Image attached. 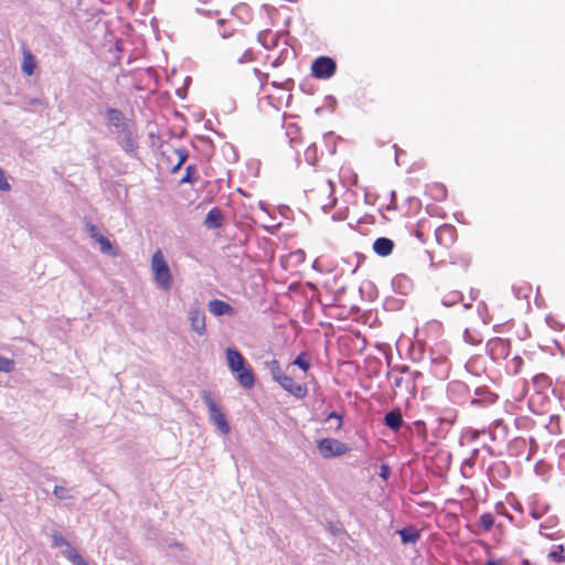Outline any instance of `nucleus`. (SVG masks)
<instances>
[{
	"label": "nucleus",
	"instance_id": "f257e3e1",
	"mask_svg": "<svg viewBox=\"0 0 565 565\" xmlns=\"http://www.w3.org/2000/svg\"><path fill=\"white\" fill-rule=\"evenodd\" d=\"M151 271L154 282L160 289L168 291L172 288V273L161 249H157L151 257Z\"/></svg>",
	"mask_w": 565,
	"mask_h": 565
},
{
	"label": "nucleus",
	"instance_id": "f03ea898",
	"mask_svg": "<svg viewBox=\"0 0 565 565\" xmlns=\"http://www.w3.org/2000/svg\"><path fill=\"white\" fill-rule=\"evenodd\" d=\"M218 25V34L223 39L234 38V46L237 52L243 51V54L237 57L236 62L238 64L245 63L247 60L252 57L250 49L248 47V43L246 36L242 32H237L235 28L231 25V23L225 19L217 20Z\"/></svg>",
	"mask_w": 565,
	"mask_h": 565
},
{
	"label": "nucleus",
	"instance_id": "7ed1b4c3",
	"mask_svg": "<svg viewBox=\"0 0 565 565\" xmlns=\"http://www.w3.org/2000/svg\"><path fill=\"white\" fill-rule=\"evenodd\" d=\"M202 399L205 406L207 407L211 422H213L216 425L217 429L222 434H228L230 425L226 420V417L218 407V405L215 403V401L212 398L211 393L207 391H203Z\"/></svg>",
	"mask_w": 565,
	"mask_h": 565
},
{
	"label": "nucleus",
	"instance_id": "20e7f679",
	"mask_svg": "<svg viewBox=\"0 0 565 565\" xmlns=\"http://www.w3.org/2000/svg\"><path fill=\"white\" fill-rule=\"evenodd\" d=\"M317 448L324 459L340 457L349 451V447L334 438H322L318 440Z\"/></svg>",
	"mask_w": 565,
	"mask_h": 565
},
{
	"label": "nucleus",
	"instance_id": "39448f33",
	"mask_svg": "<svg viewBox=\"0 0 565 565\" xmlns=\"http://www.w3.org/2000/svg\"><path fill=\"white\" fill-rule=\"evenodd\" d=\"M337 71V63L332 57L319 56L311 65V73L316 78L328 79L333 76Z\"/></svg>",
	"mask_w": 565,
	"mask_h": 565
},
{
	"label": "nucleus",
	"instance_id": "423d86ee",
	"mask_svg": "<svg viewBox=\"0 0 565 565\" xmlns=\"http://www.w3.org/2000/svg\"><path fill=\"white\" fill-rule=\"evenodd\" d=\"M511 342L508 339L492 338L487 342L486 350L492 360H504L510 354Z\"/></svg>",
	"mask_w": 565,
	"mask_h": 565
},
{
	"label": "nucleus",
	"instance_id": "0eeeda50",
	"mask_svg": "<svg viewBox=\"0 0 565 565\" xmlns=\"http://www.w3.org/2000/svg\"><path fill=\"white\" fill-rule=\"evenodd\" d=\"M188 319L193 332L204 335L206 332L205 313L199 306H192L188 312Z\"/></svg>",
	"mask_w": 565,
	"mask_h": 565
},
{
	"label": "nucleus",
	"instance_id": "6e6552de",
	"mask_svg": "<svg viewBox=\"0 0 565 565\" xmlns=\"http://www.w3.org/2000/svg\"><path fill=\"white\" fill-rule=\"evenodd\" d=\"M457 231L450 224H444L435 230V239L441 247H450L455 244Z\"/></svg>",
	"mask_w": 565,
	"mask_h": 565
},
{
	"label": "nucleus",
	"instance_id": "1a4fd4ad",
	"mask_svg": "<svg viewBox=\"0 0 565 565\" xmlns=\"http://www.w3.org/2000/svg\"><path fill=\"white\" fill-rule=\"evenodd\" d=\"M276 382L297 398H303L308 393L306 385L296 383L289 375L282 374Z\"/></svg>",
	"mask_w": 565,
	"mask_h": 565
},
{
	"label": "nucleus",
	"instance_id": "9d476101",
	"mask_svg": "<svg viewBox=\"0 0 565 565\" xmlns=\"http://www.w3.org/2000/svg\"><path fill=\"white\" fill-rule=\"evenodd\" d=\"M106 119L110 126L115 128V132L119 134L129 128L127 119L121 110L108 107L105 111Z\"/></svg>",
	"mask_w": 565,
	"mask_h": 565
},
{
	"label": "nucleus",
	"instance_id": "9b49d317",
	"mask_svg": "<svg viewBox=\"0 0 565 565\" xmlns=\"http://www.w3.org/2000/svg\"><path fill=\"white\" fill-rule=\"evenodd\" d=\"M475 395L476 397H473L471 399V405H475V406H486V405H489V404H493L498 396L490 392L488 387L486 386H480V387H477L476 391H475Z\"/></svg>",
	"mask_w": 565,
	"mask_h": 565
},
{
	"label": "nucleus",
	"instance_id": "f8f14e48",
	"mask_svg": "<svg viewBox=\"0 0 565 565\" xmlns=\"http://www.w3.org/2000/svg\"><path fill=\"white\" fill-rule=\"evenodd\" d=\"M225 354L228 369L232 372L238 371V369L247 364L242 353L235 348H227Z\"/></svg>",
	"mask_w": 565,
	"mask_h": 565
},
{
	"label": "nucleus",
	"instance_id": "ddd939ff",
	"mask_svg": "<svg viewBox=\"0 0 565 565\" xmlns=\"http://www.w3.org/2000/svg\"><path fill=\"white\" fill-rule=\"evenodd\" d=\"M392 288L399 295H408L413 290L412 280L404 274H398L392 279Z\"/></svg>",
	"mask_w": 565,
	"mask_h": 565
},
{
	"label": "nucleus",
	"instance_id": "4468645a",
	"mask_svg": "<svg viewBox=\"0 0 565 565\" xmlns=\"http://www.w3.org/2000/svg\"><path fill=\"white\" fill-rule=\"evenodd\" d=\"M207 308L209 311L215 317H222L226 315L232 316L234 313V308L227 302L220 299H213L209 301Z\"/></svg>",
	"mask_w": 565,
	"mask_h": 565
},
{
	"label": "nucleus",
	"instance_id": "2eb2a0df",
	"mask_svg": "<svg viewBox=\"0 0 565 565\" xmlns=\"http://www.w3.org/2000/svg\"><path fill=\"white\" fill-rule=\"evenodd\" d=\"M233 373H236V379L244 388H252L254 386L255 375L249 365L245 364L242 369H238V371H234Z\"/></svg>",
	"mask_w": 565,
	"mask_h": 565
},
{
	"label": "nucleus",
	"instance_id": "dca6fc26",
	"mask_svg": "<svg viewBox=\"0 0 565 565\" xmlns=\"http://www.w3.org/2000/svg\"><path fill=\"white\" fill-rule=\"evenodd\" d=\"M384 424L393 431H398L403 426V415L398 408L387 412L383 418Z\"/></svg>",
	"mask_w": 565,
	"mask_h": 565
},
{
	"label": "nucleus",
	"instance_id": "f3484780",
	"mask_svg": "<svg viewBox=\"0 0 565 565\" xmlns=\"http://www.w3.org/2000/svg\"><path fill=\"white\" fill-rule=\"evenodd\" d=\"M494 525V515L490 512H484L479 516L478 529L469 526L470 532L476 535H480L483 532H488Z\"/></svg>",
	"mask_w": 565,
	"mask_h": 565
},
{
	"label": "nucleus",
	"instance_id": "a211bd4d",
	"mask_svg": "<svg viewBox=\"0 0 565 565\" xmlns=\"http://www.w3.org/2000/svg\"><path fill=\"white\" fill-rule=\"evenodd\" d=\"M86 232L89 237L94 238L95 243H98L100 247H113L110 241L104 236L102 230L92 223H86Z\"/></svg>",
	"mask_w": 565,
	"mask_h": 565
},
{
	"label": "nucleus",
	"instance_id": "6ab92c4d",
	"mask_svg": "<svg viewBox=\"0 0 565 565\" xmlns=\"http://www.w3.org/2000/svg\"><path fill=\"white\" fill-rule=\"evenodd\" d=\"M223 213L220 209L213 207L205 216L204 224L209 230H216L222 226Z\"/></svg>",
	"mask_w": 565,
	"mask_h": 565
},
{
	"label": "nucleus",
	"instance_id": "aec40b11",
	"mask_svg": "<svg viewBox=\"0 0 565 565\" xmlns=\"http://www.w3.org/2000/svg\"><path fill=\"white\" fill-rule=\"evenodd\" d=\"M118 135L122 136L121 140L119 141L122 150L128 153L134 152L137 148V142L135 140L134 132L130 129V127L126 129V131H121Z\"/></svg>",
	"mask_w": 565,
	"mask_h": 565
},
{
	"label": "nucleus",
	"instance_id": "412c9836",
	"mask_svg": "<svg viewBox=\"0 0 565 565\" xmlns=\"http://www.w3.org/2000/svg\"><path fill=\"white\" fill-rule=\"evenodd\" d=\"M398 534L403 544H415L420 537L419 532L412 526L403 527Z\"/></svg>",
	"mask_w": 565,
	"mask_h": 565
},
{
	"label": "nucleus",
	"instance_id": "4be33fe9",
	"mask_svg": "<svg viewBox=\"0 0 565 565\" xmlns=\"http://www.w3.org/2000/svg\"><path fill=\"white\" fill-rule=\"evenodd\" d=\"M66 550L61 554L72 562L73 565H86V561L81 556V554L74 548L70 543L68 546H65Z\"/></svg>",
	"mask_w": 565,
	"mask_h": 565
},
{
	"label": "nucleus",
	"instance_id": "5701e85b",
	"mask_svg": "<svg viewBox=\"0 0 565 565\" xmlns=\"http://www.w3.org/2000/svg\"><path fill=\"white\" fill-rule=\"evenodd\" d=\"M427 256L430 260V265L435 267H443L447 264H455V258L448 254V258H446L444 255L437 256L435 253H430L427 250Z\"/></svg>",
	"mask_w": 565,
	"mask_h": 565
},
{
	"label": "nucleus",
	"instance_id": "b1692460",
	"mask_svg": "<svg viewBox=\"0 0 565 565\" xmlns=\"http://www.w3.org/2000/svg\"><path fill=\"white\" fill-rule=\"evenodd\" d=\"M36 67L35 58L30 51L23 52L22 71L31 76Z\"/></svg>",
	"mask_w": 565,
	"mask_h": 565
},
{
	"label": "nucleus",
	"instance_id": "393cba45",
	"mask_svg": "<svg viewBox=\"0 0 565 565\" xmlns=\"http://www.w3.org/2000/svg\"><path fill=\"white\" fill-rule=\"evenodd\" d=\"M512 292L516 299H526L532 292V286L527 282L513 285Z\"/></svg>",
	"mask_w": 565,
	"mask_h": 565
},
{
	"label": "nucleus",
	"instance_id": "a878e982",
	"mask_svg": "<svg viewBox=\"0 0 565 565\" xmlns=\"http://www.w3.org/2000/svg\"><path fill=\"white\" fill-rule=\"evenodd\" d=\"M462 298H463V296L460 291L452 290L443 297L441 303L445 307H452L454 305L460 302L462 300Z\"/></svg>",
	"mask_w": 565,
	"mask_h": 565
},
{
	"label": "nucleus",
	"instance_id": "bb28decb",
	"mask_svg": "<svg viewBox=\"0 0 565 565\" xmlns=\"http://www.w3.org/2000/svg\"><path fill=\"white\" fill-rule=\"evenodd\" d=\"M547 558L553 561L556 564H562L565 562V548L563 545H557L554 547L548 554Z\"/></svg>",
	"mask_w": 565,
	"mask_h": 565
},
{
	"label": "nucleus",
	"instance_id": "cd10ccee",
	"mask_svg": "<svg viewBox=\"0 0 565 565\" xmlns=\"http://www.w3.org/2000/svg\"><path fill=\"white\" fill-rule=\"evenodd\" d=\"M265 365L269 369L273 380L276 382L284 372L280 369L279 362L275 359L265 362Z\"/></svg>",
	"mask_w": 565,
	"mask_h": 565
},
{
	"label": "nucleus",
	"instance_id": "c85d7f7f",
	"mask_svg": "<svg viewBox=\"0 0 565 565\" xmlns=\"http://www.w3.org/2000/svg\"><path fill=\"white\" fill-rule=\"evenodd\" d=\"M198 180V170L196 167L193 164H190L185 169V174L181 179V183H195Z\"/></svg>",
	"mask_w": 565,
	"mask_h": 565
},
{
	"label": "nucleus",
	"instance_id": "c756f323",
	"mask_svg": "<svg viewBox=\"0 0 565 565\" xmlns=\"http://www.w3.org/2000/svg\"><path fill=\"white\" fill-rule=\"evenodd\" d=\"M294 365H297L299 369H301L302 371H308L309 367H310V362H309V359H308V354L306 352H301L300 354H298L294 362H292Z\"/></svg>",
	"mask_w": 565,
	"mask_h": 565
},
{
	"label": "nucleus",
	"instance_id": "7c9ffc66",
	"mask_svg": "<svg viewBox=\"0 0 565 565\" xmlns=\"http://www.w3.org/2000/svg\"><path fill=\"white\" fill-rule=\"evenodd\" d=\"M53 493L60 500H66L72 498L71 490L62 486H55Z\"/></svg>",
	"mask_w": 565,
	"mask_h": 565
},
{
	"label": "nucleus",
	"instance_id": "2f4dec72",
	"mask_svg": "<svg viewBox=\"0 0 565 565\" xmlns=\"http://www.w3.org/2000/svg\"><path fill=\"white\" fill-rule=\"evenodd\" d=\"M14 369L13 360L0 355V372L10 373Z\"/></svg>",
	"mask_w": 565,
	"mask_h": 565
},
{
	"label": "nucleus",
	"instance_id": "473e14b6",
	"mask_svg": "<svg viewBox=\"0 0 565 565\" xmlns=\"http://www.w3.org/2000/svg\"><path fill=\"white\" fill-rule=\"evenodd\" d=\"M68 541L58 532H54L52 534V546L53 547H62L68 546Z\"/></svg>",
	"mask_w": 565,
	"mask_h": 565
},
{
	"label": "nucleus",
	"instance_id": "72a5a7b5",
	"mask_svg": "<svg viewBox=\"0 0 565 565\" xmlns=\"http://www.w3.org/2000/svg\"><path fill=\"white\" fill-rule=\"evenodd\" d=\"M463 339L467 343L472 344V345H477L481 342V338L479 337V334H475V333L470 332L469 329L465 330Z\"/></svg>",
	"mask_w": 565,
	"mask_h": 565
},
{
	"label": "nucleus",
	"instance_id": "f704fd0d",
	"mask_svg": "<svg viewBox=\"0 0 565 565\" xmlns=\"http://www.w3.org/2000/svg\"><path fill=\"white\" fill-rule=\"evenodd\" d=\"M372 247H394V243L387 237H377L373 242Z\"/></svg>",
	"mask_w": 565,
	"mask_h": 565
},
{
	"label": "nucleus",
	"instance_id": "c9c22d12",
	"mask_svg": "<svg viewBox=\"0 0 565 565\" xmlns=\"http://www.w3.org/2000/svg\"><path fill=\"white\" fill-rule=\"evenodd\" d=\"M478 315L481 317L484 324L489 323L488 308L484 302H480L477 307Z\"/></svg>",
	"mask_w": 565,
	"mask_h": 565
},
{
	"label": "nucleus",
	"instance_id": "e433bc0d",
	"mask_svg": "<svg viewBox=\"0 0 565 565\" xmlns=\"http://www.w3.org/2000/svg\"><path fill=\"white\" fill-rule=\"evenodd\" d=\"M332 419H335L337 420V426H335V430H340L341 427H342V423H343V418H342V415L339 414L338 412H331L328 417H327V422H330Z\"/></svg>",
	"mask_w": 565,
	"mask_h": 565
},
{
	"label": "nucleus",
	"instance_id": "4c0bfd02",
	"mask_svg": "<svg viewBox=\"0 0 565 565\" xmlns=\"http://www.w3.org/2000/svg\"><path fill=\"white\" fill-rule=\"evenodd\" d=\"M11 189L10 183L6 179L4 171L0 168V190L9 191Z\"/></svg>",
	"mask_w": 565,
	"mask_h": 565
},
{
	"label": "nucleus",
	"instance_id": "58836bf2",
	"mask_svg": "<svg viewBox=\"0 0 565 565\" xmlns=\"http://www.w3.org/2000/svg\"><path fill=\"white\" fill-rule=\"evenodd\" d=\"M390 476H391L390 466L387 463L381 465L380 477L386 481V480H388Z\"/></svg>",
	"mask_w": 565,
	"mask_h": 565
},
{
	"label": "nucleus",
	"instance_id": "ea45409f",
	"mask_svg": "<svg viewBox=\"0 0 565 565\" xmlns=\"http://www.w3.org/2000/svg\"><path fill=\"white\" fill-rule=\"evenodd\" d=\"M175 153L178 156L179 166H183L188 159V151L185 149H177Z\"/></svg>",
	"mask_w": 565,
	"mask_h": 565
},
{
	"label": "nucleus",
	"instance_id": "a19ab883",
	"mask_svg": "<svg viewBox=\"0 0 565 565\" xmlns=\"http://www.w3.org/2000/svg\"><path fill=\"white\" fill-rule=\"evenodd\" d=\"M306 159L308 162H312L313 158H315V154H316V146L315 145H311L307 148L306 152Z\"/></svg>",
	"mask_w": 565,
	"mask_h": 565
},
{
	"label": "nucleus",
	"instance_id": "79ce46f5",
	"mask_svg": "<svg viewBox=\"0 0 565 565\" xmlns=\"http://www.w3.org/2000/svg\"><path fill=\"white\" fill-rule=\"evenodd\" d=\"M552 527H553V525H550V524H547V523H543V524H541V526H540V533H541V535H544V536H546V537H548V539H553V533L544 532L545 530H550V529H552Z\"/></svg>",
	"mask_w": 565,
	"mask_h": 565
},
{
	"label": "nucleus",
	"instance_id": "37998d69",
	"mask_svg": "<svg viewBox=\"0 0 565 565\" xmlns=\"http://www.w3.org/2000/svg\"><path fill=\"white\" fill-rule=\"evenodd\" d=\"M374 252L381 257H387L392 254L393 249H374Z\"/></svg>",
	"mask_w": 565,
	"mask_h": 565
},
{
	"label": "nucleus",
	"instance_id": "c03bdc74",
	"mask_svg": "<svg viewBox=\"0 0 565 565\" xmlns=\"http://www.w3.org/2000/svg\"><path fill=\"white\" fill-rule=\"evenodd\" d=\"M498 469H499V471L501 472L502 476H505V473L508 471V466L504 462H500L498 465Z\"/></svg>",
	"mask_w": 565,
	"mask_h": 565
},
{
	"label": "nucleus",
	"instance_id": "a18cd8bd",
	"mask_svg": "<svg viewBox=\"0 0 565 565\" xmlns=\"http://www.w3.org/2000/svg\"><path fill=\"white\" fill-rule=\"evenodd\" d=\"M478 295H479V290H477V289H475V288H471V289H470V299H471V301L477 300Z\"/></svg>",
	"mask_w": 565,
	"mask_h": 565
},
{
	"label": "nucleus",
	"instance_id": "49530a36",
	"mask_svg": "<svg viewBox=\"0 0 565 565\" xmlns=\"http://www.w3.org/2000/svg\"><path fill=\"white\" fill-rule=\"evenodd\" d=\"M403 384V377L402 376H395L394 377V386L395 387H401Z\"/></svg>",
	"mask_w": 565,
	"mask_h": 565
},
{
	"label": "nucleus",
	"instance_id": "de8ad7c7",
	"mask_svg": "<svg viewBox=\"0 0 565 565\" xmlns=\"http://www.w3.org/2000/svg\"><path fill=\"white\" fill-rule=\"evenodd\" d=\"M103 250H104V252H106L107 254H109L110 256H114V257H116V256H118V255H119V254H118V250H119V249H113V248H109V249H103Z\"/></svg>",
	"mask_w": 565,
	"mask_h": 565
},
{
	"label": "nucleus",
	"instance_id": "09e8293b",
	"mask_svg": "<svg viewBox=\"0 0 565 565\" xmlns=\"http://www.w3.org/2000/svg\"><path fill=\"white\" fill-rule=\"evenodd\" d=\"M501 561L498 559H488L484 565H500Z\"/></svg>",
	"mask_w": 565,
	"mask_h": 565
},
{
	"label": "nucleus",
	"instance_id": "8fccbe9b",
	"mask_svg": "<svg viewBox=\"0 0 565 565\" xmlns=\"http://www.w3.org/2000/svg\"><path fill=\"white\" fill-rule=\"evenodd\" d=\"M530 514L535 520L541 519V514L539 512H536L535 510H532Z\"/></svg>",
	"mask_w": 565,
	"mask_h": 565
},
{
	"label": "nucleus",
	"instance_id": "3c124183",
	"mask_svg": "<svg viewBox=\"0 0 565 565\" xmlns=\"http://www.w3.org/2000/svg\"><path fill=\"white\" fill-rule=\"evenodd\" d=\"M397 370L401 372V373H406L409 371V366L407 365H402L399 367H397Z\"/></svg>",
	"mask_w": 565,
	"mask_h": 565
},
{
	"label": "nucleus",
	"instance_id": "603ef678",
	"mask_svg": "<svg viewBox=\"0 0 565 565\" xmlns=\"http://www.w3.org/2000/svg\"><path fill=\"white\" fill-rule=\"evenodd\" d=\"M391 196H392V200H391V204H390L388 207H391L392 205L395 204V201H396V193H395V191H392Z\"/></svg>",
	"mask_w": 565,
	"mask_h": 565
},
{
	"label": "nucleus",
	"instance_id": "864d4df0",
	"mask_svg": "<svg viewBox=\"0 0 565 565\" xmlns=\"http://www.w3.org/2000/svg\"><path fill=\"white\" fill-rule=\"evenodd\" d=\"M463 463L469 466V467H472L473 466V459H467V460H465Z\"/></svg>",
	"mask_w": 565,
	"mask_h": 565
},
{
	"label": "nucleus",
	"instance_id": "5fc2aeb1",
	"mask_svg": "<svg viewBox=\"0 0 565 565\" xmlns=\"http://www.w3.org/2000/svg\"><path fill=\"white\" fill-rule=\"evenodd\" d=\"M182 166H179V161L177 162V164L172 168L171 172L174 173L177 172Z\"/></svg>",
	"mask_w": 565,
	"mask_h": 565
},
{
	"label": "nucleus",
	"instance_id": "6e6d98bb",
	"mask_svg": "<svg viewBox=\"0 0 565 565\" xmlns=\"http://www.w3.org/2000/svg\"><path fill=\"white\" fill-rule=\"evenodd\" d=\"M412 375H413V379H414V381H415L418 376H420V372L415 371V372H413V374H412Z\"/></svg>",
	"mask_w": 565,
	"mask_h": 565
},
{
	"label": "nucleus",
	"instance_id": "4d7b16f0",
	"mask_svg": "<svg viewBox=\"0 0 565 565\" xmlns=\"http://www.w3.org/2000/svg\"><path fill=\"white\" fill-rule=\"evenodd\" d=\"M262 38H263V34H259V41L263 43L264 47L268 49L269 47L268 44L265 41H263Z\"/></svg>",
	"mask_w": 565,
	"mask_h": 565
},
{
	"label": "nucleus",
	"instance_id": "13d9d810",
	"mask_svg": "<svg viewBox=\"0 0 565 565\" xmlns=\"http://www.w3.org/2000/svg\"><path fill=\"white\" fill-rule=\"evenodd\" d=\"M258 205H259V207H260L262 210H265V204H264V202L258 201Z\"/></svg>",
	"mask_w": 565,
	"mask_h": 565
},
{
	"label": "nucleus",
	"instance_id": "bf43d9fd",
	"mask_svg": "<svg viewBox=\"0 0 565 565\" xmlns=\"http://www.w3.org/2000/svg\"><path fill=\"white\" fill-rule=\"evenodd\" d=\"M417 236H418L419 241L422 242V244H425V243H426V242L422 238V233H419V232H418Z\"/></svg>",
	"mask_w": 565,
	"mask_h": 565
},
{
	"label": "nucleus",
	"instance_id": "052dcab7",
	"mask_svg": "<svg viewBox=\"0 0 565 565\" xmlns=\"http://www.w3.org/2000/svg\"><path fill=\"white\" fill-rule=\"evenodd\" d=\"M463 307H465V309H469V308H471V303H465Z\"/></svg>",
	"mask_w": 565,
	"mask_h": 565
},
{
	"label": "nucleus",
	"instance_id": "680f3d73",
	"mask_svg": "<svg viewBox=\"0 0 565 565\" xmlns=\"http://www.w3.org/2000/svg\"><path fill=\"white\" fill-rule=\"evenodd\" d=\"M39 103H40V100H39V99H33V100H32V104H34V105H35V104H39Z\"/></svg>",
	"mask_w": 565,
	"mask_h": 565
},
{
	"label": "nucleus",
	"instance_id": "e2e57ef3",
	"mask_svg": "<svg viewBox=\"0 0 565 565\" xmlns=\"http://www.w3.org/2000/svg\"><path fill=\"white\" fill-rule=\"evenodd\" d=\"M462 266L463 267H467L468 266V263L466 260L462 262Z\"/></svg>",
	"mask_w": 565,
	"mask_h": 565
},
{
	"label": "nucleus",
	"instance_id": "0e129e2a",
	"mask_svg": "<svg viewBox=\"0 0 565 565\" xmlns=\"http://www.w3.org/2000/svg\"><path fill=\"white\" fill-rule=\"evenodd\" d=\"M355 256L360 259L361 258V254L359 253H355Z\"/></svg>",
	"mask_w": 565,
	"mask_h": 565
},
{
	"label": "nucleus",
	"instance_id": "69168bd1",
	"mask_svg": "<svg viewBox=\"0 0 565 565\" xmlns=\"http://www.w3.org/2000/svg\"><path fill=\"white\" fill-rule=\"evenodd\" d=\"M202 3H206L209 0H199Z\"/></svg>",
	"mask_w": 565,
	"mask_h": 565
},
{
	"label": "nucleus",
	"instance_id": "338daca9",
	"mask_svg": "<svg viewBox=\"0 0 565 565\" xmlns=\"http://www.w3.org/2000/svg\"><path fill=\"white\" fill-rule=\"evenodd\" d=\"M2 501H3V498H2V495L0 494V502H2Z\"/></svg>",
	"mask_w": 565,
	"mask_h": 565
},
{
	"label": "nucleus",
	"instance_id": "774afa93",
	"mask_svg": "<svg viewBox=\"0 0 565 565\" xmlns=\"http://www.w3.org/2000/svg\"><path fill=\"white\" fill-rule=\"evenodd\" d=\"M86 565H88V564L86 563Z\"/></svg>",
	"mask_w": 565,
	"mask_h": 565
}]
</instances>
